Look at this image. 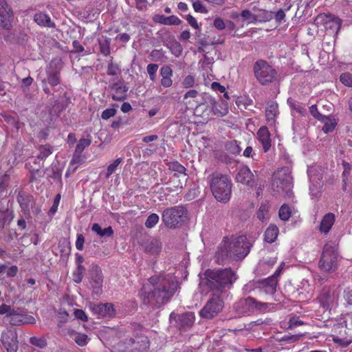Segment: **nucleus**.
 Listing matches in <instances>:
<instances>
[{
  "label": "nucleus",
  "instance_id": "obj_34",
  "mask_svg": "<svg viewBox=\"0 0 352 352\" xmlns=\"http://www.w3.org/2000/svg\"><path fill=\"white\" fill-rule=\"evenodd\" d=\"M133 344L135 349L143 351L148 349L149 340L144 335H138L133 339Z\"/></svg>",
  "mask_w": 352,
  "mask_h": 352
},
{
  "label": "nucleus",
  "instance_id": "obj_48",
  "mask_svg": "<svg viewBox=\"0 0 352 352\" xmlns=\"http://www.w3.org/2000/svg\"><path fill=\"white\" fill-rule=\"evenodd\" d=\"M226 149L232 154L236 155L241 151V148L236 141L232 140L226 143Z\"/></svg>",
  "mask_w": 352,
  "mask_h": 352
},
{
  "label": "nucleus",
  "instance_id": "obj_15",
  "mask_svg": "<svg viewBox=\"0 0 352 352\" xmlns=\"http://www.w3.org/2000/svg\"><path fill=\"white\" fill-rule=\"evenodd\" d=\"M59 61L52 60L46 68L47 78L43 80H46L50 86L54 87L60 83V69Z\"/></svg>",
  "mask_w": 352,
  "mask_h": 352
},
{
  "label": "nucleus",
  "instance_id": "obj_28",
  "mask_svg": "<svg viewBox=\"0 0 352 352\" xmlns=\"http://www.w3.org/2000/svg\"><path fill=\"white\" fill-rule=\"evenodd\" d=\"M258 141L261 143L264 152H267L271 147L270 133L267 126H261L257 131Z\"/></svg>",
  "mask_w": 352,
  "mask_h": 352
},
{
  "label": "nucleus",
  "instance_id": "obj_62",
  "mask_svg": "<svg viewBox=\"0 0 352 352\" xmlns=\"http://www.w3.org/2000/svg\"><path fill=\"white\" fill-rule=\"evenodd\" d=\"M213 25L218 30H223L226 28L224 21L219 17L214 20Z\"/></svg>",
  "mask_w": 352,
  "mask_h": 352
},
{
  "label": "nucleus",
  "instance_id": "obj_55",
  "mask_svg": "<svg viewBox=\"0 0 352 352\" xmlns=\"http://www.w3.org/2000/svg\"><path fill=\"white\" fill-rule=\"evenodd\" d=\"M340 82L347 87H352V74L348 72L342 74L340 76Z\"/></svg>",
  "mask_w": 352,
  "mask_h": 352
},
{
  "label": "nucleus",
  "instance_id": "obj_29",
  "mask_svg": "<svg viewBox=\"0 0 352 352\" xmlns=\"http://www.w3.org/2000/svg\"><path fill=\"white\" fill-rule=\"evenodd\" d=\"M153 21L165 25H178L182 23V21L175 15L165 16L162 14H155Z\"/></svg>",
  "mask_w": 352,
  "mask_h": 352
},
{
  "label": "nucleus",
  "instance_id": "obj_20",
  "mask_svg": "<svg viewBox=\"0 0 352 352\" xmlns=\"http://www.w3.org/2000/svg\"><path fill=\"white\" fill-rule=\"evenodd\" d=\"M217 262L219 264H223L230 258L234 259V254L228 238H224L222 243L220 245L218 251L216 253Z\"/></svg>",
  "mask_w": 352,
  "mask_h": 352
},
{
  "label": "nucleus",
  "instance_id": "obj_61",
  "mask_svg": "<svg viewBox=\"0 0 352 352\" xmlns=\"http://www.w3.org/2000/svg\"><path fill=\"white\" fill-rule=\"evenodd\" d=\"M160 74L162 77H171L173 75V70L170 67L164 65L160 69Z\"/></svg>",
  "mask_w": 352,
  "mask_h": 352
},
{
  "label": "nucleus",
  "instance_id": "obj_7",
  "mask_svg": "<svg viewBox=\"0 0 352 352\" xmlns=\"http://www.w3.org/2000/svg\"><path fill=\"white\" fill-rule=\"evenodd\" d=\"M338 256L337 250L331 244L326 243L318 263L319 267L327 272L336 271L338 268Z\"/></svg>",
  "mask_w": 352,
  "mask_h": 352
},
{
  "label": "nucleus",
  "instance_id": "obj_60",
  "mask_svg": "<svg viewBox=\"0 0 352 352\" xmlns=\"http://www.w3.org/2000/svg\"><path fill=\"white\" fill-rule=\"evenodd\" d=\"M74 314L76 318L82 321H87V316L83 310L78 309H75Z\"/></svg>",
  "mask_w": 352,
  "mask_h": 352
},
{
  "label": "nucleus",
  "instance_id": "obj_8",
  "mask_svg": "<svg viewBox=\"0 0 352 352\" xmlns=\"http://www.w3.org/2000/svg\"><path fill=\"white\" fill-rule=\"evenodd\" d=\"M170 323L180 331H187L193 326L195 321L194 312L187 311L182 314L172 312L169 316Z\"/></svg>",
  "mask_w": 352,
  "mask_h": 352
},
{
  "label": "nucleus",
  "instance_id": "obj_19",
  "mask_svg": "<svg viewBox=\"0 0 352 352\" xmlns=\"http://www.w3.org/2000/svg\"><path fill=\"white\" fill-rule=\"evenodd\" d=\"M12 11L6 0H0V24L5 30L12 28Z\"/></svg>",
  "mask_w": 352,
  "mask_h": 352
},
{
  "label": "nucleus",
  "instance_id": "obj_39",
  "mask_svg": "<svg viewBox=\"0 0 352 352\" xmlns=\"http://www.w3.org/2000/svg\"><path fill=\"white\" fill-rule=\"evenodd\" d=\"M302 335L301 334H295L290 335L287 334L277 339L278 342L280 343V344L283 345L285 344H292L300 340V338Z\"/></svg>",
  "mask_w": 352,
  "mask_h": 352
},
{
  "label": "nucleus",
  "instance_id": "obj_36",
  "mask_svg": "<svg viewBox=\"0 0 352 352\" xmlns=\"http://www.w3.org/2000/svg\"><path fill=\"white\" fill-rule=\"evenodd\" d=\"M278 234V229L274 225L270 226L265 232L264 240L265 242L272 243L277 238Z\"/></svg>",
  "mask_w": 352,
  "mask_h": 352
},
{
  "label": "nucleus",
  "instance_id": "obj_52",
  "mask_svg": "<svg viewBox=\"0 0 352 352\" xmlns=\"http://www.w3.org/2000/svg\"><path fill=\"white\" fill-rule=\"evenodd\" d=\"M192 3V7L195 12L206 14L208 13V10L203 5L202 2L199 0H191Z\"/></svg>",
  "mask_w": 352,
  "mask_h": 352
},
{
  "label": "nucleus",
  "instance_id": "obj_51",
  "mask_svg": "<svg viewBox=\"0 0 352 352\" xmlns=\"http://www.w3.org/2000/svg\"><path fill=\"white\" fill-rule=\"evenodd\" d=\"M122 161V158H118L107 167V170L105 175L106 178H109L116 171L118 165L121 163Z\"/></svg>",
  "mask_w": 352,
  "mask_h": 352
},
{
  "label": "nucleus",
  "instance_id": "obj_53",
  "mask_svg": "<svg viewBox=\"0 0 352 352\" xmlns=\"http://www.w3.org/2000/svg\"><path fill=\"white\" fill-rule=\"evenodd\" d=\"M241 17L244 20H248L250 23H255L257 21V16L252 14L249 10H244L241 13Z\"/></svg>",
  "mask_w": 352,
  "mask_h": 352
},
{
  "label": "nucleus",
  "instance_id": "obj_50",
  "mask_svg": "<svg viewBox=\"0 0 352 352\" xmlns=\"http://www.w3.org/2000/svg\"><path fill=\"white\" fill-rule=\"evenodd\" d=\"M158 221L159 216L155 213H153L147 217L145 221V226L147 228H152L158 223Z\"/></svg>",
  "mask_w": 352,
  "mask_h": 352
},
{
  "label": "nucleus",
  "instance_id": "obj_5",
  "mask_svg": "<svg viewBox=\"0 0 352 352\" xmlns=\"http://www.w3.org/2000/svg\"><path fill=\"white\" fill-rule=\"evenodd\" d=\"M188 211L182 206L166 208L162 214L164 226L170 229L179 227L187 219Z\"/></svg>",
  "mask_w": 352,
  "mask_h": 352
},
{
  "label": "nucleus",
  "instance_id": "obj_57",
  "mask_svg": "<svg viewBox=\"0 0 352 352\" xmlns=\"http://www.w3.org/2000/svg\"><path fill=\"white\" fill-rule=\"evenodd\" d=\"M116 112L117 110L115 108L107 109L102 112L101 118L103 120H108L109 118L113 117Z\"/></svg>",
  "mask_w": 352,
  "mask_h": 352
},
{
  "label": "nucleus",
  "instance_id": "obj_18",
  "mask_svg": "<svg viewBox=\"0 0 352 352\" xmlns=\"http://www.w3.org/2000/svg\"><path fill=\"white\" fill-rule=\"evenodd\" d=\"M282 267L280 266L275 273L265 279L259 280L257 283L258 287L267 294H273L276 290L278 285L277 276L281 272Z\"/></svg>",
  "mask_w": 352,
  "mask_h": 352
},
{
  "label": "nucleus",
  "instance_id": "obj_35",
  "mask_svg": "<svg viewBox=\"0 0 352 352\" xmlns=\"http://www.w3.org/2000/svg\"><path fill=\"white\" fill-rule=\"evenodd\" d=\"M91 230L100 237H110L113 234V230L111 226L102 229L98 223H94L91 227Z\"/></svg>",
  "mask_w": 352,
  "mask_h": 352
},
{
  "label": "nucleus",
  "instance_id": "obj_6",
  "mask_svg": "<svg viewBox=\"0 0 352 352\" xmlns=\"http://www.w3.org/2000/svg\"><path fill=\"white\" fill-rule=\"evenodd\" d=\"M254 76L262 85H267L277 78V72L266 60H258L253 65Z\"/></svg>",
  "mask_w": 352,
  "mask_h": 352
},
{
  "label": "nucleus",
  "instance_id": "obj_2",
  "mask_svg": "<svg viewBox=\"0 0 352 352\" xmlns=\"http://www.w3.org/2000/svg\"><path fill=\"white\" fill-rule=\"evenodd\" d=\"M202 283L213 292L226 293L237 279L236 273L230 268L208 269L205 271Z\"/></svg>",
  "mask_w": 352,
  "mask_h": 352
},
{
  "label": "nucleus",
  "instance_id": "obj_10",
  "mask_svg": "<svg viewBox=\"0 0 352 352\" xmlns=\"http://www.w3.org/2000/svg\"><path fill=\"white\" fill-rule=\"evenodd\" d=\"M340 291L336 285L324 287L321 290L318 299L320 305L324 309H331L338 305Z\"/></svg>",
  "mask_w": 352,
  "mask_h": 352
},
{
  "label": "nucleus",
  "instance_id": "obj_45",
  "mask_svg": "<svg viewBox=\"0 0 352 352\" xmlns=\"http://www.w3.org/2000/svg\"><path fill=\"white\" fill-rule=\"evenodd\" d=\"M100 51L104 55L108 56L110 54V40L104 38L99 40Z\"/></svg>",
  "mask_w": 352,
  "mask_h": 352
},
{
  "label": "nucleus",
  "instance_id": "obj_54",
  "mask_svg": "<svg viewBox=\"0 0 352 352\" xmlns=\"http://www.w3.org/2000/svg\"><path fill=\"white\" fill-rule=\"evenodd\" d=\"M309 112L315 118L318 119V120L324 121L328 120V117L322 116L319 113L316 104H314L309 107Z\"/></svg>",
  "mask_w": 352,
  "mask_h": 352
},
{
  "label": "nucleus",
  "instance_id": "obj_11",
  "mask_svg": "<svg viewBox=\"0 0 352 352\" xmlns=\"http://www.w3.org/2000/svg\"><path fill=\"white\" fill-rule=\"evenodd\" d=\"M204 102H200L195 109L196 112H199L200 109L211 107V110L214 115L217 116H223L228 112V104L226 101L219 99L217 101L211 96H206L204 98Z\"/></svg>",
  "mask_w": 352,
  "mask_h": 352
},
{
  "label": "nucleus",
  "instance_id": "obj_32",
  "mask_svg": "<svg viewBox=\"0 0 352 352\" xmlns=\"http://www.w3.org/2000/svg\"><path fill=\"white\" fill-rule=\"evenodd\" d=\"M278 104L275 102H270L265 109V117L267 123L273 125L275 123V118L278 114Z\"/></svg>",
  "mask_w": 352,
  "mask_h": 352
},
{
  "label": "nucleus",
  "instance_id": "obj_33",
  "mask_svg": "<svg viewBox=\"0 0 352 352\" xmlns=\"http://www.w3.org/2000/svg\"><path fill=\"white\" fill-rule=\"evenodd\" d=\"M334 221H335V216L333 214H332V213L326 214L323 217V218L320 222V228H319L320 231L324 234L328 233L329 232V230H331L332 226L333 225Z\"/></svg>",
  "mask_w": 352,
  "mask_h": 352
},
{
  "label": "nucleus",
  "instance_id": "obj_41",
  "mask_svg": "<svg viewBox=\"0 0 352 352\" xmlns=\"http://www.w3.org/2000/svg\"><path fill=\"white\" fill-rule=\"evenodd\" d=\"M89 138H81L79 140L75 152L76 153H82L85 148L88 147L91 143V139L89 135H87Z\"/></svg>",
  "mask_w": 352,
  "mask_h": 352
},
{
  "label": "nucleus",
  "instance_id": "obj_17",
  "mask_svg": "<svg viewBox=\"0 0 352 352\" xmlns=\"http://www.w3.org/2000/svg\"><path fill=\"white\" fill-rule=\"evenodd\" d=\"M22 212L25 215L26 218L30 217V209H33L35 206V200L34 197L24 191H19L16 197Z\"/></svg>",
  "mask_w": 352,
  "mask_h": 352
},
{
  "label": "nucleus",
  "instance_id": "obj_42",
  "mask_svg": "<svg viewBox=\"0 0 352 352\" xmlns=\"http://www.w3.org/2000/svg\"><path fill=\"white\" fill-rule=\"evenodd\" d=\"M287 104L292 110L296 111L300 115L305 116L306 114V109L293 98H289L287 99Z\"/></svg>",
  "mask_w": 352,
  "mask_h": 352
},
{
  "label": "nucleus",
  "instance_id": "obj_49",
  "mask_svg": "<svg viewBox=\"0 0 352 352\" xmlns=\"http://www.w3.org/2000/svg\"><path fill=\"white\" fill-rule=\"evenodd\" d=\"M158 65L155 63H150L146 67V70L151 81L154 82L156 80V73L158 69Z\"/></svg>",
  "mask_w": 352,
  "mask_h": 352
},
{
  "label": "nucleus",
  "instance_id": "obj_58",
  "mask_svg": "<svg viewBox=\"0 0 352 352\" xmlns=\"http://www.w3.org/2000/svg\"><path fill=\"white\" fill-rule=\"evenodd\" d=\"M164 54L162 51V50H153L150 55L149 57L153 61H160L163 57Z\"/></svg>",
  "mask_w": 352,
  "mask_h": 352
},
{
  "label": "nucleus",
  "instance_id": "obj_59",
  "mask_svg": "<svg viewBox=\"0 0 352 352\" xmlns=\"http://www.w3.org/2000/svg\"><path fill=\"white\" fill-rule=\"evenodd\" d=\"M10 175L8 174H4L0 177V191L6 190L8 185Z\"/></svg>",
  "mask_w": 352,
  "mask_h": 352
},
{
  "label": "nucleus",
  "instance_id": "obj_64",
  "mask_svg": "<svg viewBox=\"0 0 352 352\" xmlns=\"http://www.w3.org/2000/svg\"><path fill=\"white\" fill-rule=\"evenodd\" d=\"M344 299L347 305H352V289L344 290Z\"/></svg>",
  "mask_w": 352,
  "mask_h": 352
},
{
  "label": "nucleus",
  "instance_id": "obj_56",
  "mask_svg": "<svg viewBox=\"0 0 352 352\" xmlns=\"http://www.w3.org/2000/svg\"><path fill=\"white\" fill-rule=\"evenodd\" d=\"M120 72L119 67L117 64L110 62L107 66V74L109 76H116Z\"/></svg>",
  "mask_w": 352,
  "mask_h": 352
},
{
  "label": "nucleus",
  "instance_id": "obj_63",
  "mask_svg": "<svg viewBox=\"0 0 352 352\" xmlns=\"http://www.w3.org/2000/svg\"><path fill=\"white\" fill-rule=\"evenodd\" d=\"M85 243V237L82 234H78L77 235V239L76 241V247L78 250H82L83 249V245Z\"/></svg>",
  "mask_w": 352,
  "mask_h": 352
},
{
  "label": "nucleus",
  "instance_id": "obj_24",
  "mask_svg": "<svg viewBox=\"0 0 352 352\" xmlns=\"http://www.w3.org/2000/svg\"><path fill=\"white\" fill-rule=\"evenodd\" d=\"M121 81L112 83L109 87L115 91L112 96V99L115 101H122L126 98V92L129 87L122 85Z\"/></svg>",
  "mask_w": 352,
  "mask_h": 352
},
{
  "label": "nucleus",
  "instance_id": "obj_13",
  "mask_svg": "<svg viewBox=\"0 0 352 352\" xmlns=\"http://www.w3.org/2000/svg\"><path fill=\"white\" fill-rule=\"evenodd\" d=\"M234 254V259H243L250 252L252 246V243L248 240L246 236H239L232 241H230Z\"/></svg>",
  "mask_w": 352,
  "mask_h": 352
},
{
  "label": "nucleus",
  "instance_id": "obj_26",
  "mask_svg": "<svg viewBox=\"0 0 352 352\" xmlns=\"http://www.w3.org/2000/svg\"><path fill=\"white\" fill-rule=\"evenodd\" d=\"M69 102V98L60 97L59 98L54 101V104L50 109V114L52 117H58L60 113L67 109Z\"/></svg>",
  "mask_w": 352,
  "mask_h": 352
},
{
  "label": "nucleus",
  "instance_id": "obj_23",
  "mask_svg": "<svg viewBox=\"0 0 352 352\" xmlns=\"http://www.w3.org/2000/svg\"><path fill=\"white\" fill-rule=\"evenodd\" d=\"M235 307L243 314L254 312L256 311V300L252 297L241 299L236 304Z\"/></svg>",
  "mask_w": 352,
  "mask_h": 352
},
{
  "label": "nucleus",
  "instance_id": "obj_4",
  "mask_svg": "<svg viewBox=\"0 0 352 352\" xmlns=\"http://www.w3.org/2000/svg\"><path fill=\"white\" fill-rule=\"evenodd\" d=\"M292 188L293 177L288 167H282L274 173L272 181L273 192L290 197L292 195Z\"/></svg>",
  "mask_w": 352,
  "mask_h": 352
},
{
  "label": "nucleus",
  "instance_id": "obj_47",
  "mask_svg": "<svg viewBox=\"0 0 352 352\" xmlns=\"http://www.w3.org/2000/svg\"><path fill=\"white\" fill-rule=\"evenodd\" d=\"M30 343L40 349H43L47 346V340L44 337L33 336L30 338Z\"/></svg>",
  "mask_w": 352,
  "mask_h": 352
},
{
  "label": "nucleus",
  "instance_id": "obj_44",
  "mask_svg": "<svg viewBox=\"0 0 352 352\" xmlns=\"http://www.w3.org/2000/svg\"><path fill=\"white\" fill-rule=\"evenodd\" d=\"M291 213V209L287 204L282 205L278 212L280 219L284 221L289 220Z\"/></svg>",
  "mask_w": 352,
  "mask_h": 352
},
{
  "label": "nucleus",
  "instance_id": "obj_1",
  "mask_svg": "<svg viewBox=\"0 0 352 352\" xmlns=\"http://www.w3.org/2000/svg\"><path fill=\"white\" fill-rule=\"evenodd\" d=\"M178 287L177 280L172 275L152 276L141 289L142 302L153 309L159 308L170 300Z\"/></svg>",
  "mask_w": 352,
  "mask_h": 352
},
{
  "label": "nucleus",
  "instance_id": "obj_37",
  "mask_svg": "<svg viewBox=\"0 0 352 352\" xmlns=\"http://www.w3.org/2000/svg\"><path fill=\"white\" fill-rule=\"evenodd\" d=\"M69 333L71 336H74V340L75 342L80 346L87 345L89 340L88 336L85 333H78L74 330L69 331Z\"/></svg>",
  "mask_w": 352,
  "mask_h": 352
},
{
  "label": "nucleus",
  "instance_id": "obj_21",
  "mask_svg": "<svg viewBox=\"0 0 352 352\" xmlns=\"http://www.w3.org/2000/svg\"><path fill=\"white\" fill-rule=\"evenodd\" d=\"M237 182H240L250 187L256 184L254 174L248 166L241 168L236 176Z\"/></svg>",
  "mask_w": 352,
  "mask_h": 352
},
{
  "label": "nucleus",
  "instance_id": "obj_14",
  "mask_svg": "<svg viewBox=\"0 0 352 352\" xmlns=\"http://www.w3.org/2000/svg\"><path fill=\"white\" fill-rule=\"evenodd\" d=\"M103 276L99 266L92 264L89 270V284L93 292L97 295L102 293Z\"/></svg>",
  "mask_w": 352,
  "mask_h": 352
},
{
  "label": "nucleus",
  "instance_id": "obj_27",
  "mask_svg": "<svg viewBox=\"0 0 352 352\" xmlns=\"http://www.w3.org/2000/svg\"><path fill=\"white\" fill-rule=\"evenodd\" d=\"M144 250L150 254H157L161 252L162 243L157 239L149 238L142 244Z\"/></svg>",
  "mask_w": 352,
  "mask_h": 352
},
{
  "label": "nucleus",
  "instance_id": "obj_46",
  "mask_svg": "<svg viewBox=\"0 0 352 352\" xmlns=\"http://www.w3.org/2000/svg\"><path fill=\"white\" fill-rule=\"evenodd\" d=\"M85 268L82 265H77L76 270L73 272L74 281L76 283H80L83 278V274Z\"/></svg>",
  "mask_w": 352,
  "mask_h": 352
},
{
  "label": "nucleus",
  "instance_id": "obj_25",
  "mask_svg": "<svg viewBox=\"0 0 352 352\" xmlns=\"http://www.w3.org/2000/svg\"><path fill=\"white\" fill-rule=\"evenodd\" d=\"M342 23V20L341 19L329 14L326 16L324 27L327 31H331L332 33H335L337 35L341 28Z\"/></svg>",
  "mask_w": 352,
  "mask_h": 352
},
{
  "label": "nucleus",
  "instance_id": "obj_30",
  "mask_svg": "<svg viewBox=\"0 0 352 352\" xmlns=\"http://www.w3.org/2000/svg\"><path fill=\"white\" fill-rule=\"evenodd\" d=\"M34 21L41 27L55 28L56 24L51 20L50 16L42 12H37L34 16Z\"/></svg>",
  "mask_w": 352,
  "mask_h": 352
},
{
  "label": "nucleus",
  "instance_id": "obj_9",
  "mask_svg": "<svg viewBox=\"0 0 352 352\" xmlns=\"http://www.w3.org/2000/svg\"><path fill=\"white\" fill-rule=\"evenodd\" d=\"M223 300L219 294H213L201 309L199 315L206 319H212L217 316L223 309Z\"/></svg>",
  "mask_w": 352,
  "mask_h": 352
},
{
  "label": "nucleus",
  "instance_id": "obj_43",
  "mask_svg": "<svg viewBox=\"0 0 352 352\" xmlns=\"http://www.w3.org/2000/svg\"><path fill=\"white\" fill-rule=\"evenodd\" d=\"M168 166L169 170H170L172 171L177 172L180 174H184L185 176L187 175V174L186 173V168L183 165L179 164L178 162L175 161V162H169L168 164Z\"/></svg>",
  "mask_w": 352,
  "mask_h": 352
},
{
  "label": "nucleus",
  "instance_id": "obj_38",
  "mask_svg": "<svg viewBox=\"0 0 352 352\" xmlns=\"http://www.w3.org/2000/svg\"><path fill=\"white\" fill-rule=\"evenodd\" d=\"M342 166L344 170L342 172V190L344 191L346 190L347 182L349 180V177L350 175V172L351 170V165L345 161L342 162Z\"/></svg>",
  "mask_w": 352,
  "mask_h": 352
},
{
  "label": "nucleus",
  "instance_id": "obj_31",
  "mask_svg": "<svg viewBox=\"0 0 352 352\" xmlns=\"http://www.w3.org/2000/svg\"><path fill=\"white\" fill-rule=\"evenodd\" d=\"M308 175L310 178L311 185L309 186L310 194L311 196L318 198L320 195V189L322 186V182L320 177H315L311 175V170H308Z\"/></svg>",
  "mask_w": 352,
  "mask_h": 352
},
{
  "label": "nucleus",
  "instance_id": "obj_16",
  "mask_svg": "<svg viewBox=\"0 0 352 352\" xmlns=\"http://www.w3.org/2000/svg\"><path fill=\"white\" fill-rule=\"evenodd\" d=\"M1 342L7 352H16L19 344L16 332L11 329L3 331L1 336Z\"/></svg>",
  "mask_w": 352,
  "mask_h": 352
},
{
  "label": "nucleus",
  "instance_id": "obj_22",
  "mask_svg": "<svg viewBox=\"0 0 352 352\" xmlns=\"http://www.w3.org/2000/svg\"><path fill=\"white\" fill-rule=\"evenodd\" d=\"M92 311L99 317H112L114 315L113 305L111 303L91 305Z\"/></svg>",
  "mask_w": 352,
  "mask_h": 352
},
{
  "label": "nucleus",
  "instance_id": "obj_12",
  "mask_svg": "<svg viewBox=\"0 0 352 352\" xmlns=\"http://www.w3.org/2000/svg\"><path fill=\"white\" fill-rule=\"evenodd\" d=\"M3 320L12 326L36 323V319L33 316L27 314L23 308L20 307H13L10 314L6 316Z\"/></svg>",
  "mask_w": 352,
  "mask_h": 352
},
{
  "label": "nucleus",
  "instance_id": "obj_40",
  "mask_svg": "<svg viewBox=\"0 0 352 352\" xmlns=\"http://www.w3.org/2000/svg\"><path fill=\"white\" fill-rule=\"evenodd\" d=\"M38 154L36 158L41 160H45L52 153V147L49 144L41 145L38 148Z\"/></svg>",
  "mask_w": 352,
  "mask_h": 352
},
{
  "label": "nucleus",
  "instance_id": "obj_3",
  "mask_svg": "<svg viewBox=\"0 0 352 352\" xmlns=\"http://www.w3.org/2000/svg\"><path fill=\"white\" fill-rule=\"evenodd\" d=\"M211 192L219 202L227 203L231 197L232 182L227 175L213 173L208 177Z\"/></svg>",
  "mask_w": 352,
  "mask_h": 352
}]
</instances>
